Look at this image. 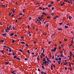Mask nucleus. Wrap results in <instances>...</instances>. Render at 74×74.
<instances>
[{
	"mask_svg": "<svg viewBox=\"0 0 74 74\" xmlns=\"http://www.w3.org/2000/svg\"><path fill=\"white\" fill-rule=\"evenodd\" d=\"M43 61L45 62V64L46 65H47V66L48 65V64H47V61L44 58L43 59Z\"/></svg>",
	"mask_w": 74,
	"mask_h": 74,
	"instance_id": "obj_1",
	"label": "nucleus"
},
{
	"mask_svg": "<svg viewBox=\"0 0 74 74\" xmlns=\"http://www.w3.org/2000/svg\"><path fill=\"white\" fill-rule=\"evenodd\" d=\"M57 49V48L56 47H55V48H54L53 49H52L51 50V51L52 52V51H54V52H55Z\"/></svg>",
	"mask_w": 74,
	"mask_h": 74,
	"instance_id": "obj_2",
	"label": "nucleus"
},
{
	"mask_svg": "<svg viewBox=\"0 0 74 74\" xmlns=\"http://www.w3.org/2000/svg\"><path fill=\"white\" fill-rule=\"evenodd\" d=\"M67 64V62H64L63 63L64 65H66Z\"/></svg>",
	"mask_w": 74,
	"mask_h": 74,
	"instance_id": "obj_3",
	"label": "nucleus"
},
{
	"mask_svg": "<svg viewBox=\"0 0 74 74\" xmlns=\"http://www.w3.org/2000/svg\"><path fill=\"white\" fill-rule=\"evenodd\" d=\"M57 30H63V29L62 28H58L57 29Z\"/></svg>",
	"mask_w": 74,
	"mask_h": 74,
	"instance_id": "obj_4",
	"label": "nucleus"
},
{
	"mask_svg": "<svg viewBox=\"0 0 74 74\" xmlns=\"http://www.w3.org/2000/svg\"><path fill=\"white\" fill-rule=\"evenodd\" d=\"M14 35V33H12L10 34V36H13Z\"/></svg>",
	"mask_w": 74,
	"mask_h": 74,
	"instance_id": "obj_5",
	"label": "nucleus"
},
{
	"mask_svg": "<svg viewBox=\"0 0 74 74\" xmlns=\"http://www.w3.org/2000/svg\"><path fill=\"white\" fill-rule=\"evenodd\" d=\"M21 44H25V43L23 42H21Z\"/></svg>",
	"mask_w": 74,
	"mask_h": 74,
	"instance_id": "obj_6",
	"label": "nucleus"
},
{
	"mask_svg": "<svg viewBox=\"0 0 74 74\" xmlns=\"http://www.w3.org/2000/svg\"><path fill=\"white\" fill-rule=\"evenodd\" d=\"M71 18H72V17H71L70 16H69V19H71Z\"/></svg>",
	"mask_w": 74,
	"mask_h": 74,
	"instance_id": "obj_7",
	"label": "nucleus"
},
{
	"mask_svg": "<svg viewBox=\"0 0 74 74\" xmlns=\"http://www.w3.org/2000/svg\"><path fill=\"white\" fill-rule=\"evenodd\" d=\"M41 55H42L43 56H45V55H44V53H41Z\"/></svg>",
	"mask_w": 74,
	"mask_h": 74,
	"instance_id": "obj_8",
	"label": "nucleus"
},
{
	"mask_svg": "<svg viewBox=\"0 0 74 74\" xmlns=\"http://www.w3.org/2000/svg\"><path fill=\"white\" fill-rule=\"evenodd\" d=\"M73 55V53H71V52L70 53V56H72V55Z\"/></svg>",
	"mask_w": 74,
	"mask_h": 74,
	"instance_id": "obj_9",
	"label": "nucleus"
},
{
	"mask_svg": "<svg viewBox=\"0 0 74 74\" xmlns=\"http://www.w3.org/2000/svg\"><path fill=\"white\" fill-rule=\"evenodd\" d=\"M58 17V16H56L54 18V19H56Z\"/></svg>",
	"mask_w": 74,
	"mask_h": 74,
	"instance_id": "obj_10",
	"label": "nucleus"
},
{
	"mask_svg": "<svg viewBox=\"0 0 74 74\" xmlns=\"http://www.w3.org/2000/svg\"><path fill=\"white\" fill-rule=\"evenodd\" d=\"M6 29L8 30H10V29L8 27H7Z\"/></svg>",
	"mask_w": 74,
	"mask_h": 74,
	"instance_id": "obj_11",
	"label": "nucleus"
},
{
	"mask_svg": "<svg viewBox=\"0 0 74 74\" xmlns=\"http://www.w3.org/2000/svg\"><path fill=\"white\" fill-rule=\"evenodd\" d=\"M42 14H43V15H47V14L45 13V12H43Z\"/></svg>",
	"mask_w": 74,
	"mask_h": 74,
	"instance_id": "obj_12",
	"label": "nucleus"
},
{
	"mask_svg": "<svg viewBox=\"0 0 74 74\" xmlns=\"http://www.w3.org/2000/svg\"><path fill=\"white\" fill-rule=\"evenodd\" d=\"M0 42H4V40H0Z\"/></svg>",
	"mask_w": 74,
	"mask_h": 74,
	"instance_id": "obj_13",
	"label": "nucleus"
},
{
	"mask_svg": "<svg viewBox=\"0 0 74 74\" xmlns=\"http://www.w3.org/2000/svg\"><path fill=\"white\" fill-rule=\"evenodd\" d=\"M36 4H37V5H39L40 4V3H36Z\"/></svg>",
	"mask_w": 74,
	"mask_h": 74,
	"instance_id": "obj_14",
	"label": "nucleus"
},
{
	"mask_svg": "<svg viewBox=\"0 0 74 74\" xmlns=\"http://www.w3.org/2000/svg\"><path fill=\"white\" fill-rule=\"evenodd\" d=\"M41 18H42V17H39V18H38V19H39V20H40V21H41Z\"/></svg>",
	"mask_w": 74,
	"mask_h": 74,
	"instance_id": "obj_15",
	"label": "nucleus"
},
{
	"mask_svg": "<svg viewBox=\"0 0 74 74\" xmlns=\"http://www.w3.org/2000/svg\"><path fill=\"white\" fill-rule=\"evenodd\" d=\"M6 33H4L3 34H2V36H5V35H6Z\"/></svg>",
	"mask_w": 74,
	"mask_h": 74,
	"instance_id": "obj_16",
	"label": "nucleus"
},
{
	"mask_svg": "<svg viewBox=\"0 0 74 74\" xmlns=\"http://www.w3.org/2000/svg\"><path fill=\"white\" fill-rule=\"evenodd\" d=\"M29 52V50H28L27 51V53H28L30 54V52Z\"/></svg>",
	"mask_w": 74,
	"mask_h": 74,
	"instance_id": "obj_17",
	"label": "nucleus"
},
{
	"mask_svg": "<svg viewBox=\"0 0 74 74\" xmlns=\"http://www.w3.org/2000/svg\"><path fill=\"white\" fill-rule=\"evenodd\" d=\"M58 64H60V63H61V61H58Z\"/></svg>",
	"mask_w": 74,
	"mask_h": 74,
	"instance_id": "obj_18",
	"label": "nucleus"
},
{
	"mask_svg": "<svg viewBox=\"0 0 74 74\" xmlns=\"http://www.w3.org/2000/svg\"><path fill=\"white\" fill-rule=\"evenodd\" d=\"M58 60L60 61V60H61V58H58Z\"/></svg>",
	"mask_w": 74,
	"mask_h": 74,
	"instance_id": "obj_19",
	"label": "nucleus"
},
{
	"mask_svg": "<svg viewBox=\"0 0 74 74\" xmlns=\"http://www.w3.org/2000/svg\"><path fill=\"white\" fill-rule=\"evenodd\" d=\"M11 25H10L9 27V28L10 29H10H11Z\"/></svg>",
	"mask_w": 74,
	"mask_h": 74,
	"instance_id": "obj_20",
	"label": "nucleus"
},
{
	"mask_svg": "<svg viewBox=\"0 0 74 74\" xmlns=\"http://www.w3.org/2000/svg\"><path fill=\"white\" fill-rule=\"evenodd\" d=\"M51 5H48V7H49V8H50V7H51Z\"/></svg>",
	"mask_w": 74,
	"mask_h": 74,
	"instance_id": "obj_21",
	"label": "nucleus"
},
{
	"mask_svg": "<svg viewBox=\"0 0 74 74\" xmlns=\"http://www.w3.org/2000/svg\"><path fill=\"white\" fill-rule=\"evenodd\" d=\"M16 59H17L18 60H21V59H20V58H16Z\"/></svg>",
	"mask_w": 74,
	"mask_h": 74,
	"instance_id": "obj_22",
	"label": "nucleus"
},
{
	"mask_svg": "<svg viewBox=\"0 0 74 74\" xmlns=\"http://www.w3.org/2000/svg\"><path fill=\"white\" fill-rule=\"evenodd\" d=\"M5 64H9V62H7L5 63Z\"/></svg>",
	"mask_w": 74,
	"mask_h": 74,
	"instance_id": "obj_23",
	"label": "nucleus"
},
{
	"mask_svg": "<svg viewBox=\"0 0 74 74\" xmlns=\"http://www.w3.org/2000/svg\"><path fill=\"white\" fill-rule=\"evenodd\" d=\"M51 70H53V67L52 66H51Z\"/></svg>",
	"mask_w": 74,
	"mask_h": 74,
	"instance_id": "obj_24",
	"label": "nucleus"
},
{
	"mask_svg": "<svg viewBox=\"0 0 74 74\" xmlns=\"http://www.w3.org/2000/svg\"><path fill=\"white\" fill-rule=\"evenodd\" d=\"M19 51H21V52H23V51L22 50H21V49H20Z\"/></svg>",
	"mask_w": 74,
	"mask_h": 74,
	"instance_id": "obj_25",
	"label": "nucleus"
},
{
	"mask_svg": "<svg viewBox=\"0 0 74 74\" xmlns=\"http://www.w3.org/2000/svg\"><path fill=\"white\" fill-rule=\"evenodd\" d=\"M9 51V52H11V51H12V50H11V48L10 49Z\"/></svg>",
	"mask_w": 74,
	"mask_h": 74,
	"instance_id": "obj_26",
	"label": "nucleus"
},
{
	"mask_svg": "<svg viewBox=\"0 0 74 74\" xmlns=\"http://www.w3.org/2000/svg\"><path fill=\"white\" fill-rule=\"evenodd\" d=\"M61 56H62V57H64V56H63V54H62V53L61 54Z\"/></svg>",
	"mask_w": 74,
	"mask_h": 74,
	"instance_id": "obj_27",
	"label": "nucleus"
},
{
	"mask_svg": "<svg viewBox=\"0 0 74 74\" xmlns=\"http://www.w3.org/2000/svg\"><path fill=\"white\" fill-rule=\"evenodd\" d=\"M55 59L56 60H57V61H58V59L57 58H55Z\"/></svg>",
	"mask_w": 74,
	"mask_h": 74,
	"instance_id": "obj_28",
	"label": "nucleus"
},
{
	"mask_svg": "<svg viewBox=\"0 0 74 74\" xmlns=\"http://www.w3.org/2000/svg\"><path fill=\"white\" fill-rule=\"evenodd\" d=\"M65 28H68V27L67 26H65Z\"/></svg>",
	"mask_w": 74,
	"mask_h": 74,
	"instance_id": "obj_29",
	"label": "nucleus"
},
{
	"mask_svg": "<svg viewBox=\"0 0 74 74\" xmlns=\"http://www.w3.org/2000/svg\"><path fill=\"white\" fill-rule=\"evenodd\" d=\"M46 63H48V64H49V62L48 61H46Z\"/></svg>",
	"mask_w": 74,
	"mask_h": 74,
	"instance_id": "obj_30",
	"label": "nucleus"
},
{
	"mask_svg": "<svg viewBox=\"0 0 74 74\" xmlns=\"http://www.w3.org/2000/svg\"><path fill=\"white\" fill-rule=\"evenodd\" d=\"M12 42H13V43H14V42H15V40H13L12 41Z\"/></svg>",
	"mask_w": 74,
	"mask_h": 74,
	"instance_id": "obj_31",
	"label": "nucleus"
},
{
	"mask_svg": "<svg viewBox=\"0 0 74 74\" xmlns=\"http://www.w3.org/2000/svg\"><path fill=\"white\" fill-rule=\"evenodd\" d=\"M51 15H52V16H54V14L53 13H51Z\"/></svg>",
	"mask_w": 74,
	"mask_h": 74,
	"instance_id": "obj_32",
	"label": "nucleus"
},
{
	"mask_svg": "<svg viewBox=\"0 0 74 74\" xmlns=\"http://www.w3.org/2000/svg\"><path fill=\"white\" fill-rule=\"evenodd\" d=\"M47 18H48V19H49L51 18V17H50V16H47Z\"/></svg>",
	"mask_w": 74,
	"mask_h": 74,
	"instance_id": "obj_33",
	"label": "nucleus"
},
{
	"mask_svg": "<svg viewBox=\"0 0 74 74\" xmlns=\"http://www.w3.org/2000/svg\"><path fill=\"white\" fill-rule=\"evenodd\" d=\"M73 40H72L71 41V43L73 44Z\"/></svg>",
	"mask_w": 74,
	"mask_h": 74,
	"instance_id": "obj_34",
	"label": "nucleus"
},
{
	"mask_svg": "<svg viewBox=\"0 0 74 74\" xmlns=\"http://www.w3.org/2000/svg\"><path fill=\"white\" fill-rule=\"evenodd\" d=\"M55 9V8L54 7H52V10H53Z\"/></svg>",
	"mask_w": 74,
	"mask_h": 74,
	"instance_id": "obj_35",
	"label": "nucleus"
},
{
	"mask_svg": "<svg viewBox=\"0 0 74 74\" xmlns=\"http://www.w3.org/2000/svg\"><path fill=\"white\" fill-rule=\"evenodd\" d=\"M16 56H14V59H16Z\"/></svg>",
	"mask_w": 74,
	"mask_h": 74,
	"instance_id": "obj_36",
	"label": "nucleus"
},
{
	"mask_svg": "<svg viewBox=\"0 0 74 74\" xmlns=\"http://www.w3.org/2000/svg\"><path fill=\"white\" fill-rule=\"evenodd\" d=\"M12 55V53H9V56H10V55Z\"/></svg>",
	"mask_w": 74,
	"mask_h": 74,
	"instance_id": "obj_37",
	"label": "nucleus"
},
{
	"mask_svg": "<svg viewBox=\"0 0 74 74\" xmlns=\"http://www.w3.org/2000/svg\"><path fill=\"white\" fill-rule=\"evenodd\" d=\"M47 60H48V62H49V59H48V58H47Z\"/></svg>",
	"mask_w": 74,
	"mask_h": 74,
	"instance_id": "obj_38",
	"label": "nucleus"
},
{
	"mask_svg": "<svg viewBox=\"0 0 74 74\" xmlns=\"http://www.w3.org/2000/svg\"><path fill=\"white\" fill-rule=\"evenodd\" d=\"M42 68H43V69H45V68L44 67V66H42Z\"/></svg>",
	"mask_w": 74,
	"mask_h": 74,
	"instance_id": "obj_39",
	"label": "nucleus"
},
{
	"mask_svg": "<svg viewBox=\"0 0 74 74\" xmlns=\"http://www.w3.org/2000/svg\"><path fill=\"white\" fill-rule=\"evenodd\" d=\"M38 71L40 72V69H38Z\"/></svg>",
	"mask_w": 74,
	"mask_h": 74,
	"instance_id": "obj_40",
	"label": "nucleus"
},
{
	"mask_svg": "<svg viewBox=\"0 0 74 74\" xmlns=\"http://www.w3.org/2000/svg\"><path fill=\"white\" fill-rule=\"evenodd\" d=\"M14 72H15L14 71H13L12 72H11L12 73H14Z\"/></svg>",
	"mask_w": 74,
	"mask_h": 74,
	"instance_id": "obj_41",
	"label": "nucleus"
},
{
	"mask_svg": "<svg viewBox=\"0 0 74 74\" xmlns=\"http://www.w3.org/2000/svg\"><path fill=\"white\" fill-rule=\"evenodd\" d=\"M25 45H26V46H27V47H29V45H28L26 44Z\"/></svg>",
	"mask_w": 74,
	"mask_h": 74,
	"instance_id": "obj_42",
	"label": "nucleus"
},
{
	"mask_svg": "<svg viewBox=\"0 0 74 74\" xmlns=\"http://www.w3.org/2000/svg\"><path fill=\"white\" fill-rule=\"evenodd\" d=\"M13 30H15V27H13Z\"/></svg>",
	"mask_w": 74,
	"mask_h": 74,
	"instance_id": "obj_43",
	"label": "nucleus"
},
{
	"mask_svg": "<svg viewBox=\"0 0 74 74\" xmlns=\"http://www.w3.org/2000/svg\"><path fill=\"white\" fill-rule=\"evenodd\" d=\"M64 41H66L67 40V39H64Z\"/></svg>",
	"mask_w": 74,
	"mask_h": 74,
	"instance_id": "obj_44",
	"label": "nucleus"
},
{
	"mask_svg": "<svg viewBox=\"0 0 74 74\" xmlns=\"http://www.w3.org/2000/svg\"><path fill=\"white\" fill-rule=\"evenodd\" d=\"M51 41H49L48 42V44H51Z\"/></svg>",
	"mask_w": 74,
	"mask_h": 74,
	"instance_id": "obj_45",
	"label": "nucleus"
},
{
	"mask_svg": "<svg viewBox=\"0 0 74 74\" xmlns=\"http://www.w3.org/2000/svg\"><path fill=\"white\" fill-rule=\"evenodd\" d=\"M43 35H45V36L47 34H45V33H44L43 34Z\"/></svg>",
	"mask_w": 74,
	"mask_h": 74,
	"instance_id": "obj_46",
	"label": "nucleus"
},
{
	"mask_svg": "<svg viewBox=\"0 0 74 74\" xmlns=\"http://www.w3.org/2000/svg\"><path fill=\"white\" fill-rule=\"evenodd\" d=\"M52 59H54V55H53V57H52Z\"/></svg>",
	"mask_w": 74,
	"mask_h": 74,
	"instance_id": "obj_47",
	"label": "nucleus"
},
{
	"mask_svg": "<svg viewBox=\"0 0 74 74\" xmlns=\"http://www.w3.org/2000/svg\"><path fill=\"white\" fill-rule=\"evenodd\" d=\"M60 53H61H61H62V51H60Z\"/></svg>",
	"mask_w": 74,
	"mask_h": 74,
	"instance_id": "obj_48",
	"label": "nucleus"
},
{
	"mask_svg": "<svg viewBox=\"0 0 74 74\" xmlns=\"http://www.w3.org/2000/svg\"><path fill=\"white\" fill-rule=\"evenodd\" d=\"M69 66L70 67H71V63H70L69 64Z\"/></svg>",
	"mask_w": 74,
	"mask_h": 74,
	"instance_id": "obj_49",
	"label": "nucleus"
},
{
	"mask_svg": "<svg viewBox=\"0 0 74 74\" xmlns=\"http://www.w3.org/2000/svg\"><path fill=\"white\" fill-rule=\"evenodd\" d=\"M62 23H59V24H60V25H62Z\"/></svg>",
	"mask_w": 74,
	"mask_h": 74,
	"instance_id": "obj_50",
	"label": "nucleus"
},
{
	"mask_svg": "<svg viewBox=\"0 0 74 74\" xmlns=\"http://www.w3.org/2000/svg\"><path fill=\"white\" fill-rule=\"evenodd\" d=\"M12 10V11H15V10H14V9H12V10Z\"/></svg>",
	"mask_w": 74,
	"mask_h": 74,
	"instance_id": "obj_51",
	"label": "nucleus"
},
{
	"mask_svg": "<svg viewBox=\"0 0 74 74\" xmlns=\"http://www.w3.org/2000/svg\"><path fill=\"white\" fill-rule=\"evenodd\" d=\"M32 19V18L30 17L29 19V20H31Z\"/></svg>",
	"mask_w": 74,
	"mask_h": 74,
	"instance_id": "obj_52",
	"label": "nucleus"
},
{
	"mask_svg": "<svg viewBox=\"0 0 74 74\" xmlns=\"http://www.w3.org/2000/svg\"><path fill=\"white\" fill-rule=\"evenodd\" d=\"M30 34V32H29L28 33V34Z\"/></svg>",
	"mask_w": 74,
	"mask_h": 74,
	"instance_id": "obj_53",
	"label": "nucleus"
},
{
	"mask_svg": "<svg viewBox=\"0 0 74 74\" xmlns=\"http://www.w3.org/2000/svg\"><path fill=\"white\" fill-rule=\"evenodd\" d=\"M1 6H2V7H5V6L4 5H1Z\"/></svg>",
	"mask_w": 74,
	"mask_h": 74,
	"instance_id": "obj_54",
	"label": "nucleus"
},
{
	"mask_svg": "<svg viewBox=\"0 0 74 74\" xmlns=\"http://www.w3.org/2000/svg\"><path fill=\"white\" fill-rule=\"evenodd\" d=\"M14 16V14H12L11 15V16Z\"/></svg>",
	"mask_w": 74,
	"mask_h": 74,
	"instance_id": "obj_55",
	"label": "nucleus"
},
{
	"mask_svg": "<svg viewBox=\"0 0 74 74\" xmlns=\"http://www.w3.org/2000/svg\"><path fill=\"white\" fill-rule=\"evenodd\" d=\"M27 27H28V29H29V28L30 27V26L28 25V26Z\"/></svg>",
	"mask_w": 74,
	"mask_h": 74,
	"instance_id": "obj_56",
	"label": "nucleus"
},
{
	"mask_svg": "<svg viewBox=\"0 0 74 74\" xmlns=\"http://www.w3.org/2000/svg\"><path fill=\"white\" fill-rule=\"evenodd\" d=\"M14 36H15V37H17L18 36L16 34H14Z\"/></svg>",
	"mask_w": 74,
	"mask_h": 74,
	"instance_id": "obj_57",
	"label": "nucleus"
},
{
	"mask_svg": "<svg viewBox=\"0 0 74 74\" xmlns=\"http://www.w3.org/2000/svg\"><path fill=\"white\" fill-rule=\"evenodd\" d=\"M21 38H24V37H23V36H21Z\"/></svg>",
	"mask_w": 74,
	"mask_h": 74,
	"instance_id": "obj_58",
	"label": "nucleus"
},
{
	"mask_svg": "<svg viewBox=\"0 0 74 74\" xmlns=\"http://www.w3.org/2000/svg\"><path fill=\"white\" fill-rule=\"evenodd\" d=\"M25 60H27V58H25Z\"/></svg>",
	"mask_w": 74,
	"mask_h": 74,
	"instance_id": "obj_59",
	"label": "nucleus"
},
{
	"mask_svg": "<svg viewBox=\"0 0 74 74\" xmlns=\"http://www.w3.org/2000/svg\"><path fill=\"white\" fill-rule=\"evenodd\" d=\"M67 69V67H66L65 68V70H66Z\"/></svg>",
	"mask_w": 74,
	"mask_h": 74,
	"instance_id": "obj_60",
	"label": "nucleus"
},
{
	"mask_svg": "<svg viewBox=\"0 0 74 74\" xmlns=\"http://www.w3.org/2000/svg\"><path fill=\"white\" fill-rule=\"evenodd\" d=\"M49 55H50V57H51H51H52V56H51V54H49Z\"/></svg>",
	"mask_w": 74,
	"mask_h": 74,
	"instance_id": "obj_61",
	"label": "nucleus"
},
{
	"mask_svg": "<svg viewBox=\"0 0 74 74\" xmlns=\"http://www.w3.org/2000/svg\"><path fill=\"white\" fill-rule=\"evenodd\" d=\"M12 55H15V53H13Z\"/></svg>",
	"mask_w": 74,
	"mask_h": 74,
	"instance_id": "obj_62",
	"label": "nucleus"
},
{
	"mask_svg": "<svg viewBox=\"0 0 74 74\" xmlns=\"http://www.w3.org/2000/svg\"><path fill=\"white\" fill-rule=\"evenodd\" d=\"M43 53H44V49H43Z\"/></svg>",
	"mask_w": 74,
	"mask_h": 74,
	"instance_id": "obj_63",
	"label": "nucleus"
},
{
	"mask_svg": "<svg viewBox=\"0 0 74 74\" xmlns=\"http://www.w3.org/2000/svg\"><path fill=\"white\" fill-rule=\"evenodd\" d=\"M41 74H43V71H42L41 72Z\"/></svg>",
	"mask_w": 74,
	"mask_h": 74,
	"instance_id": "obj_64",
	"label": "nucleus"
}]
</instances>
